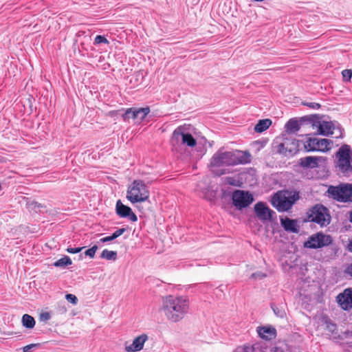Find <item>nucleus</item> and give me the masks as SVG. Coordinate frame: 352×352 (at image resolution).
Wrapping results in <instances>:
<instances>
[{"label": "nucleus", "instance_id": "f257e3e1", "mask_svg": "<svg viewBox=\"0 0 352 352\" xmlns=\"http://www.w3.org/2000/svg\"><path fill=\"white\" fill-rule=\"evenodd\" d=\"M250 162V155L247 151L235 150L232 151H218L214 154L210 160L212 171L217 175H221L226 173L225 169L216 170L223 166H234L244 164Z\"/></svg>", "mask_w": 352, "mask_h": 352}, {"label": "nucleus", "instance_id": "f03ea898", "mask_svg": "<svg viewBox=\"0 0 352 352\" xmlns=\"http://www.w3.org/2000/svg\"><path fill=\"white\" fill-rule=\"evenodd\" d=\"M189 307V300L187 297L170 295L163 299L162 309L168 321L177 322L187 315Z\"/></svg>", "mask_w": 352, "mask_h": 352}, {"label": "nucleus", "instance_id": "7ed1b4c3", "mask_svg": "<svg viewBox=\"0 0 352 352\" xmlns=\"http://www.w3.org/2000/svg\"><path fill=\"white\" fill-rule=\"evenodd\" d=\"M299 198L298 192L278 191L273 196L272 204L278 211L285 212L291 209Z\"/></svg>", "mask_w": 352, "mask_h": 352}, {"label": "nucleus", "instance_id": "20e7f679", "mask_svg": "<svg viewBox=\"0 0 352 352\" xmlns=\"http://www.w3.org/2000/svg\"><path fill=\"white\" fill-rule=\"evenodd\" d=\"M170 142L173 150L176 151H178L183 145L193 147L197 144V141L194 137L190 133H186L185 127L182 126L175 129L171 137Z\"/></svg>", "mask_w": 352, "mask_h": 352}, {"label": "nucleus", "instance_id": "39448f33", "mask_svg": "<svg viewBox=\"0 0 352 352\" xmlns=\"http://www.w3.org/2000/svg\"><path fill=\"white\" fill-rule=\"evenodd\" d=\"M149 197V191L142 180H134L129 187L126 198L132 203L143 202Z\"/></svg>", "mask_w": 352, "mask_h": 352}, {"label": "nucleus", "instance_id": "423d86ee", "mask_svg": "<svg viewBox=\"0 0 352 352\" xmlns=\"http://www.w3.org/2000/svg\"><path fill=\"white\" fill-rule=\"evenodd\" d=\"M307 214L310 221L316 223L321 227L330 223L331 217L328 209L323 205L316 204L309 210Z\"/></svg>", "mask_w": 352, "mask_h": 352}, {"label": "nucleus", "instance_id": "0eeeda50", "mask_svg": "<svg viewBox=\"0 0 352 352\" xmlns=\"http://www.w3.org/2000/svg\"><path fill=\"white\" fill-rule=\"evenodd\" d=\"M298 142L293 138H285L283 142L276 139L273 143V151L285 156H292L298 151Z\"/></svg>", "mask_w": 352, "mask_h": 352}, {"label": "nucleus", "instance_id": "6e6552de", "mask_svg": "<svg viewBox=\"0 0 352 352\" xmlns=\"http://www.w3.org/2000/svg\"><path fill=\"white\" fill-rule=\"evenodd\" d=\"M337 166L342 173L352 171V159L350 146L347 144L342 146L336 153Z\"/></svg>", "mask_w": 352, "mask_h": 352}, {"label": "nucleus", "instance_id": "1a4fd4ad", "mask_svg": "<svg viewBox=\"0 0 352 352\" xmlns=\"http://www.w3.org/2000/svg\"><path fill=\"white\" fill-rule=\"evenodd\" d=\"M350 184H340L339 186H330L327 189L329 196L340 202L350 201Z\"/></svg>", "mask_w": 352, "mask_h": 352}, {"label": "nucleus", "instance_id": "9d476101", "mask_svg": "<svg viewBox=\"0 0 352 352\" xmlns=\"http://www.w3.org/2000/svg\"><path fill=\"white\" fill-rule=\"evenodd\" d=\"M333 142L328 139L309 138L305 142L304 146L307 151L327 152L331 149Z\"/></svg>", "mask_w": 352, "mask_h": 352}, {"label": "nucleus", "instance_id": "9b49d317", "mask_svg": "<svg viewBox=\"0 0 352 352\" xmlns=\"http://www.w3.org/2000/svg\"><path fill=\"white\" fill-rule=\"evenodd\" d=\"M331 243L332 238L330 235L318 232L310 236L308 240L305 242L304 246L307 248L317 249L328 246Z\"/></svg>", "mask_w": 352, "mask_h": 352}, {"label": "nucleus", "instance_id": "f8f14e48", "mask_svg": "<svg viewBox=\"0 0 352 352\" xmlns=\"http://www.w3.org/2000/svg\"><path fill=\"white\" fill-rule=\"evenodd\" d=\"M254 208L256 217L263 223L266 221L271 222L276 219V212L263 202L256 204Z\"/></svg>", "mask_w": 352, "mask_h": 352}, {"label": "nucleus", "instance_id": "ddd939ff", "mask_svg": "<svg viewBox=\"0 0 352 352\" xmlns=\"http://www.w3.org/2000/svg\"><path fill=\"white\" fill-rule=\"evenodd\" d=\"M318 132L319 134L329 136L333 134L334 131H338L336 138L342 137V132L340 124L337 122L322 120L318 122Z\"/></svg>", "mask_w": 352, "mask_h": 352}, {"label": "nucleus", "instance_id": "4468645a", "mask_svg": "<svg viewBox=\"0 0 352 352\" xmlns=\"http://www.w3.org/2000/svg\"><path fill=\"white\" fill-rule=\"evenodd\" d=\"M234 205L239 208L248 207L254 201L252 194L243 190H236L232 194Z\"/></svg>", "mask_w": 352, "mask_h": 352}, {"label": "nucleus", "instance_id": "2eb2a0df", "mask_svg": "<svg viewBox=\"0 0 352 352\" xmlns=\"http://www.w3.org/2000/svg\"><path fill=\"white\" fill-rule=\"evenodd\" d=\"M150 112L149 107L130 108L128 109L123 116L124 120L133 119L136 122H141Z\"/></svg>", "mask_w": 352, "mask_h": 352}, {"label": "nucleus", "instance_id": "dca6fc26", "mask_svg": "<svg viewBox=\"0 0 352 352\" xmlns=\"http://www.w3.org/2000/svg\"><path fill=\"white\" fill-rule=\"evenodd\" d=\"M337 302L344 310L352 309V288L345 289L337 296Z\"/></svg>", "mask_w": 352, "mask_h": 352}, {"label": "nucleus", "instance_id": "f3484780", "mask_svg": "<svg viewBox=\"0 0 352 352\" xmlns=\"http://www.w3.org/2000/svg\"><path fill=\"white\" fill-rule=\"evenodd\" d=\"M116 210L117 214L120 217H129L131 221H137L138 217L133 212L131 208L124 205L120 200L117 201Z\"/></svg>", "mask_w": 352, "mask_h": 352}, {"label": "nucleus", "instance_id": "a211bd4d", "mask_svg": "<svg viewBox=\"0 0 352 352\" xmlns=\"http://www.w3.org/2000/svg\"><path fill=\"white\" fill-rule=\"evenodd\" d=\"M148 338V336L144 333L136 337L131 344H126L125 351L126 352H137L141 351Z\"/></svg>", "mask_w": 352, "mask_h": 352}, {"label": "nucleus", "instance_id": "6ab92c4d", "mask_svg": "<svg viewBox=\"0 0 352 352\" xmlns=\"http://www.w3.org/2000/svg\"><path fill=\"white\" fill-rule=\"evenodd\" d=\"M257 333L262 339L265 340H272L276 336V330L272 326L258 327Z\"/></svg>", "mask_w": 352, "mask_h": 352}, {"label": "nucleus", "instance_id": "aec40b11", "mask_svg": "<svg viewBox=\"0 0 352 352\" xmlns=\"http://www.w3.org/2000/svg\"><path fill=\"white\" fill-rule=\"evenodd\" d=\"M322 160V157L307 156L300 158L299 164L303 168H314L318 167L319 162Z\"/></svg>", "mask_w": 352, "mask_h": 352}, {"label": "nucleus", "instance_id": "412c9836", "mask_svg": "<svg viewBox=\"0 0 352 352\" xmlns=\"http://www.w3.org/2000/svg\"><path fill=\"white\" fill-rule=\"evenodd\" d=\"M280 224L287 232L298 233L299 231V227L296 220L291 219L288 217L280 218Z\"/></svg>", "mask_w": 352, "mask_h": 352}, {"label": "nucleus", "instance_id": "4be33fe9", "mask_svg": "<svg viewBox=\"0 0 352 352\" xmlns=\"http://www.w3.org/2000/svg\"><path fill=\"white\" fill-rule=\"evenodd\" d=\"M287 131L291 133H295L300 130V124L295 119H290L285 124Z\"/></svg>", "mask_w": 352, "mask_h": 352}, {"label": "nucleus", "instance_id": "5701e85b", "mask_svg": "<svg viewBox=\"0 0 352 352\" xmlns=\"http://www.w3.org/2000/svg\"><path fill=\"white\" fill-rule=\"evenodd\" d=\"M272 124L270 119L260 120L254 126V131L258 133L263 132L267 129Z\"/></svg>", "mask_w": 352, "mask_h": 352}, {"label": "nucleus", "instance_id": "b1692460", "mask_svg": "<svg viewBox=\"0 0 352 352\" xmlns=\"http://www.w3.org/2000/svg\"><path fill=\"white\" fill-rule=\"evenodd\" d=\"M234 352H263L258 346L244 345L237 347Z\"/></svg>", "mask_w": 352, "mask_h": 352}, {"label": "nucleus", "instance_id": "393cba45", "mask_svg": "<svg viewBox=\"0 0 352 352\" xmlns=\"http://www.w3.org/2000/svg\"><path fill=\"white\" fill-rule=\"evenodd\" d=\"M21 322L23 325L28 329H32L35 325L34 318L28 314L23 316Z\"/></svg>", "mask_w": 352, "mask_h": 352}, {"label": "nucleus", "instance_id": "a878e982", "mask_svg": "<svg viewBox=\"0 0 352 352\" xmlns=\"http://www.w3.org/2000/svg\"><path fill=\"white\" fill-rule=\"evenodd\" d=\"M72 261L71 258L67 256H64L61 258L57 260L54 263V265L55 267H65L67 265H72Z\"/></svg>", "mask_w": 352, "mask_h": 352}, {"label": "nucleus", "instance_id": "bb28decb", "mask_svg": "<svg viewBox=\"0 0 352 352\" xmlns=\"http://www.w3.org/2000/svg\"><path fill=\"white\" fill-rule=\"evenodd\" d=\"M100 257L109 261H115L117 258V252L105 249L102 252Z\"/></svg>", "mask_w": 352, "mask_h": 352}, {"label": "nucleus", "instance_id": "cd10ccee", "mask_svg": "<svg viewBox=\"0 0 352 352\" xmlns=\"http://www.w3.org/2000/svg\"><path fill=\"white\" fill-rule=\"evenodd\" d=\"M27 205L28 208L34 210L36 212L41 211V208H44V206L41 204L34 201L28 202Z\"/></svg>", "mask_w": 352, "mask_h": 352}, {"label": "nucleus", "instance_id": "c85d7f7f", "mask_svg": "<svg viewBox=\"0 0 352 352\" xmlns=\"http://www.w3.org/2000/svg\"><path fill=\"white\" fill-rule=\"evenodd\" d=\"M224 182L228 184H230L231 186H240V181L239 179H236V178L233 177H226L224 178Z\"/></svg>", "mask_w": 352, "mask_h": 352}, {"label": "nucleus", "instance_id": "c756f323", "mask_svg": "<svg viewBox=\"0 0 352 352\" xmlns=\"http://www.w3.org/2000/svg\"><path fill=\"white\" fill-rule=\"evenodd\" d=\"M343 273L345 277L352 279V263L346 265Z\"/></svg>", "mask_w": 352, "mask_h": 352}, {"label": "nucleus", "instance_id": "7c9ffc66", "mask_svg": "<svg viewBox=\"0 0 352 352\" xmlns=\"http://www.w3.org/2000/svg\"><path fill=\"white\" fill-rule=\"evenodd\" d=\"M343 80L345 82H349L351 80L352 78V70L351 69H344L342 72Z\"/></svg>", "mask_w": 352, "mask_h": 352}, {"label": "nucleus", "instance_id": "2f4dec72", "mask_svg": "<svg viewBox=\"0 0 352 352\" xmlns=\"http://www.w3.org/2000/svg\"><path fill=\"white\" fill-rule=\"evenodd\" d=\"M98 246L95 245L93 247H91V248L87 250L84 252V254L85 256H89L90 258H93L95 256L96 252L98 250Z\"/></svg>", "mask_w": 352, "mask_h": 352}, {"label": "nucleus", "instance_id": "473e14b6", "mask_svg": "<svg viewBox=\"0 0 352 352\" xmlns=\"http://www.w3.org/2000/svg\"><path fill=\"white\" fill-rule=\"evenodd\" d=\"M95 44H101V43H109V41L103 36L98 35L96 36L94 40Z\"/></svg>", "mask_w": 352, "mask_h": 352}, {"label": "nucleus", "instance_id": "72a5a7b5", "mask_svg": "<svg viewBox=\"0 0 352 352\" xmlns=\"http://www.w3.org/2000/svg\"><path fill=\"white\" fill-rule=\"evenodd\" d=\"M65 298L73 305H76L78 302V298L76 296L72 294H66Z\"/></svg>", "mask_w": 352, "mask_h": 352}, {"label": "nucleus", "instance_id": "f704fd0d", "mask_svg": "<svg viewBox=\"0 0 352 352\" xmlns=\"http://www.w3.org/2000/svg\"><path fill=\"white\" fill-rule=\"evenodd\" d=\"M85 248V247H80V248H67L66 251L68 252V253H70V254H76V253H78L82 251V250H83Z\"/></svg>", "mask_w": 352, "mask_h": 352}, {"label": "nucleus", "instance_id": "c9c22d12", "mask_svg": "<svg viewBox=\"0 0 352 352\" xmlns=\"http://www.w3.org/2000/svg\"><path fill=\"white\" fill-rule=\"evenodd\" d=\"M272 308L274 312V314L280 318H283L285 315V312L283 310L279 309L278 307H276L275 305H272Z\"/></svg>", "mask_w": 352, "mask_h": 352}, {"label": "nucleus", "instance_id": "e433bc0d", "mask_svg": "<svg viewBox=\"0 0 352 352\" xmlns=\"http://www.w3.org/2000/svg\"><path fill=\"white\" fill-rule=\"evenodd\" d=\"M126 231V229L125 228H119L117 230H116L112 234V237L113 238V239H116V238H118V236H121L122 234H124V232Z\"/></svg>", "mask_w": 352, "mask_h": 352}, {"label": "nucleus", "instance_id": "4c0bfd02", "mask_svg": "<svg viewBox=\"0 0 352 352\" xmlns=\"http://www.w3.org/2000/svg\"><path fill=\"white\" fill-rule=\"evenodd\" d=\"M265 276H266L265 274H264L261 272H258L253 273L251 276V278L253 279H262V278H265Z\"/></svg>", "mask_w": 352, "mask_h": 352}, {"label": "nucleus", "instance_id": "58836bf2", "mask_svg": "<svg viewBox=\"0 0 352 352\" xmlns=\"http://www.w3.org/2000/svg\"><path fill=\"white\" fill-rule=\"evenodd\" d=\"M57 309L58 310V312L60 314H64L66 313L67 311V308L65 307L64 302H58L57 304Z\"/></svg>", "mask_w": 352, "mask_h": 352}, {"label": "nucleus", "instance_id": "ea45409f", "mask_svg": "<svg viewBox=\"0 0 352 352\" xmlns=\"http://www.w3.org/2000/svg\"><path fill=\"white\" fill-rule=\"evenodd\" d=\"M51 318L50 314L49 312H43L40 314V320L46 322Z\"/></svg>", "mask_w": 352, "mask_h": 352}, {"label": "nucleus", "instance_id": "a19ab883", "mask_svg": "<svg viewBox=\"0 0 352 352\" xmlns=\"http://www.w3.org/2000/svg\"><path fill=\"white\" fill-rule=\"evenodd\" d=\"M303 104L314 109H318L321 105L317 102H303Z\"/></svg>", "mask_w": 352, "mask_h": 352}, {"label": "nucleus", "instance_id": "79ce46f5", "mask_svg": "<svg viewBox=\"0 0 352 352\" xmlns=\"http://www.w3.org/2000/svg\"><path fill=\"white\" fill-rule=\"evenodd\" d=\"M327 327V329L333 332L336 329V324L333 323L331 320H327L326 321Z\"/></svg>", "mask_w": 352, "mask_h": 352}, {"label": "nucleus", "instance_id": "37998d69", "mask_svg": "<svg viewBox=\"0 0 352 352\" xmlns=\"http://www.w3.org/2000/svg\"><path fill=\"white\" fill-rule=\"evenodd\" d=\"M36 346H37L36 344H31L27 345L23 348V352H30L31 349L32 348H34Z\"/></svg>", "mask_w": 352, "mask_h": 352}, {"label": "nucleus", "instance_id": "c03bdc74", "mask_svg": "<svg viewBox=\"0 0 352 352\" xmlns=\"http://www.w3.org/2000/svg\"><path fill=\"white\" fill-rule=\"evenodd\" d=\"M113 240H114V239L112 237V236L111 235V236H106V237L100 239V242H101V243H107V242L111 241Z\"/></svg>", "mask_w": 352, "mask_h": 352}, {"label": "nucleus", "instance_id": "a18cd8bd", "mask_svg": "<svg viewBox=\"0 0 352 352\" xmlns=\"http://www.w3.org/2000/svg\"><path fill=\"white\" fill-rule=\"evenodd\" d=\"M347 248L349 251L352 252V239L349 240Z\"/></svg>", "mask_w": 352, "mask_h": 352}, {"label": "nucleus", "instance_id": "49530a36", "mask_svg": "<svg viewBox=\"0 0 352 352\" xmlns=\"http://www.w3.org/2000/svg\"><path fill=\"white\" fill-rule=\"evenodd\" d=\"M350 201H352V184H350Z\"/></svg>", "mask_w": 352, "mask_h": 352}, {"label": "nucleus", "instance_id": "de8ad7c7", "mask_svg": "<svg viewBox=\"0 0 352 352\" xmlns=\"http://www.w3.org/2000/svg\"><path fill=\"white\" fill-rule=\"evenodd\" d=\"M350 221H351V222H352V211L351 212V214H350Z\"/></svg>", "mask_w": 352, "mask_h": 352}]
</instances>
